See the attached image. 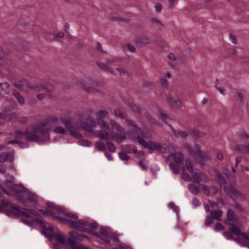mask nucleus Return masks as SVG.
I'll return each instance as SVG.
<instances>
[{
  "instance_id": "obj_34",
  "label": "nucleus",
  "mask_w": 249,
  "mask_h": 249,
  "mask_svg": "<svg viewBox=\"0 0 249 249\" xmlns=\"http://www.w3.org/2000/svg\"><path fill=\"white\" fill-rule=\"evenodd\" d=\"M138 43L142 45H147L150 43V39L147 36H142L138 39Z\"/></svg>"
},
{
  "instance_id": "obj_28",
  "label": "nucleus",
  "mask_w": 249,
  "mask_h": 249,
  "mask_svg": "<svg viewBox=\"0 0 249 249\" xmlns=\"http://www.w3.org/2000/svg\"><path fill=\"white\" fill-rule=\"evenodd\" d=\"M80 85L88 93H94L96 91L94 87H89L88 85H86V84L83 82L80 83Z\"/></svg>"
},
{
  "instance_id": "obj_39",
  "label": "nucleus",
  "mask_w": 249,
  "mask_h": 249,
  "mask_svg": "<svg viewBox=\"0 0 249 249\" xmlns=\"http://www.w3.org/2000/svg\"><path fill=\"white\" fill-rule=\"evenodd\" d=\"M193 132L195 136L198 138L203 137L206 135V134L204 132H201L197 129H195L193 130Z\"/></svg>"
},
{
  "instance_id": "obj_1",
  "label": "nucleus",
  "mask_w": 249,
  "mask_h": 249,
  "mask_svg": "<svg viewBox=\"0 0 249 249\" xmlns=\"http://www.w3.org/2000/svg\"><path fill=\"white\" fill-rule=\"evenodd\" d=\"M40 212L44 215L52 216L60 222L69 224L74 229L82 232L89 233L97 229V225L79 219L74 214L65 212L63 209L53 204L48 206L46 210H41Z\"/></svg>"
},
{
  "instance_id": "obj_15",
  "label": "nucleus",
  "mask_w": 249,
  "mask_h": 249,
  "mask_svg": "<svg viewBox=\"0 0 249 249\" xmlns=\"http://www.w3.org/2000/svg\"><path fill=\"white\" fill-rule=\"evenodd\" d=\"M224 223L229 225H231L235 223L237 225H242V223L238 221V216L234 213L233 211L229 209L227 212V218Z\"/></svg>"
},
{
  "instance_id": "obj_60",
  "label": "nucleus",
  "mask_w": 249,
  "mask_h": 249,
  "mask_svg": "<svg viewBox=\"0 0 249 249\" xmlns=\"http://www.w3.org/2000/svg\"><path fill=\"white\" fill-rule=\"evenodd\" d=\"M105 155L106 156L107 158V160H109V161L113 160V157H112V156H111V154L108 153L107 152H105Z\"/></svg>"
},
{
  "instance_id": "obj_22",
  "label": "nucleus",
  "mask_w": 249,
  "mask_h": 249,
  "mask_svg": "<svg viewBox=\"0 0 249 249\" xmlns=\"http://www.w3.org/2000/svg\"><path fill=\"white\" fill-rule=\"evenodd\" d=\"M231 171H232V174H228V173H227L228 171L226 169H223L222 170L223 173L225 174V175L227 176V178H228V179L231 183H234V182H235V181H236V180H235L236 177H235V170L234 168H232Z\"/></svg>"
},
{
  "instance_id": "obj_21",
  "label": "nucleus",
  "mask_w": 249,
  "mask_h": 249,
  "mask_svg": "<svg viewBox=\"0 0 249 249\" xmlns=\"http://www.w3.org/2000/svg\"><path fill=\"white\" fill-rule=\"evenodd\" d=\"M192 176L193 178L194 181L197 184H199L201 181H207L206 176L202 174L195 173L194 172L192 174Z\"/></svg>"
},
{
  "instance_id": "obj_63",
  "label": "nucleus",
  "mask_w": 249,
  "mask_h": 249,
  "mask_svg": "<svg viewBox=\"0 0 249 249\" xmlns=\"http://www.w3.org/2000/svg\"><path fill=\"white\" fill-rule=\"evenodd\" d=\"M241 157H236V159H235V166H238V164L241 162Z\"/></svg>"
},
{
  "instance_id": "obj_58",
  "label": "nucleus",
  "mask_w": 249,
  "mask_h": 249,
  "mask_svg": "<svg viewBox=\"0 0 249 249\" xmlns=\"http://www.w3.org/2000/svg\"><path fill=\"white\" fill-rule=\"evenodd\" d=\"M240 138L242 140H247L249 138V136L246 133H243L240 134Z\"/></svg>"
},
{
  "instance_id": "obj_7",
  "label": "nucleus",
  "mask_w": 249,
  "mask_h": 249,
  "mask_svg": "<svg viewBox=\"0 0 249 249\" xmlns=\"http://www.w3.org/2000/svg\"><path fill=\"white\" fill-rule=\"evenodd\" d=\"M184 160L183 155L180 153H175L169 155L165 159L166 162H170L169 166L173 174L178 175L180 172V170Z\"/></svg>"
},
{
  "instance_id": "obj_62",
  "label": "nucleus",
  "mask_w": 249,
  "mask_h": 249,
  "mask_svg": "<svg viewBox=\"0 0 249 249\" xmlns=\"http://www.w3.org/2000/svg\"><path fill=\"white\" fill-rule=\"evenodd\" d=\"M160 82L162 86L166 87L167 86V81L164 78H161L160 79Z\"/></svg>"
},
{
  "instance_id": "obj_4",
  "label": "nucleus",
  "mask_w": 249,
  "mask_h": 249,
  "mask_svg": "<svg viewBox=\"0 0 249 249\" xmlns=\"http://www.w3.org/2000/svg\"><path fill=\"white\" fill-rule=\"evenodd\" d=\"M61 121L65 127L60 125H55L53 132L55 133L65 134L68 131L73 137L78 139L81 137L79 131L78 124L75 122V119L73 117H62Z\"/></svg>"
},
{
  "instance_id": "obj_59",
  "label": "nucleus",
  "mask_w": 249,
  "mask_h": 249,
  "mask_svg": "<svg viewBox=\"0 0 249 249\" xmlns=\"http://www.w3.org/2000/svg\"><path fill=\"white\" fill-rule=\"evenodd\" d=\"M139 165L142 167V168L144 170H146L147 169V166L144 164V163L142 161H139Z\"/></svg>"
},
{
  "instance_id": "obj_35",
  "label": "nucleus",
  "mask_w": 249,
  "mask_h": 249,
  "mask_svg": "<svg viewBox=\"0 0 249 249\" xmlns=\"http://www.w3.org/2000/svg\"><path fill=\"white\" fill-rule=\"evenodd\" d=\"M95 147L98 150L106 152V146L104 143L101 141H98L96 143Z\"/></svg>"
},
{
  "instance_id": "obj_26",
  "label": "nucleus",
  "mask_w": 249,
  "mask_h": 249,
  "mask_svg": "<svg viewBox=\"0 0 249 249\" xmlns=\"http://www.w3.org/2000/svg\"><path fill=\"white\" fill-rule=\"evenodd\" d=\"M168 100L170 104L174 107H181V102L177 99H176L173 97H170L169 98Z\"/></svg>"
},
{
  "instance_id": "obj_11",
  "label": "nucleus",
  "mask_w": 249,
  "mask_h": 249,
  "mask_svg": "<svg viewBox=\"0 0 249 249\" xmlns=\"http://www.w3.org/2000/svg\"><path fill=\"white\" fill-rule=\"evenodd\" d=\"M187 149L191 155L200 164H202L204 161L207 160L208 157L206 154L200 149V147L198 145H196L194 147L187 146Z\"/></svg>"
},
{
  "instance_id": "obj_51",
  "label": "nucleus",
  "mask_w": 249,
  "mask_h": 249,
  "mask_svg": "<svg viewBox=\"0 0 249 249\" xmlns=\"http://www.w3.org/2000/svg\"><path fill=\"white\" fill-rule=\"evenodd\" d=\"M170 208L173 209V210L176 213H178L179 212L178 208L173 203H171L169 205Z\"/></svg>"
},
{
  "instance_id": "obj_13",
  "label": "nucleus",
  "mask_w": 249,
  "mask_h": 249,
  "mask_svg": "<svg viewBox=\"0 0 249 249\" xmlns=\"http://www.w3.org/2000/svg\"><path fill=\"white\" fill-rule=\"evenodd\" d=\"M225 193L234 199H239L240 201L245 200V196L239 191L236 190L232 186L230 185L224 189Z\"/></svg>"
},
{
  "instance_id": "obj_54",
  "label": "nucleus",
  "mask_w": 249,
  "mask_h": 249,
  "mask_svg": "<svg viewBox=\"0 0 249 249\" xmlns=\"http://www.w3.org/2000/svg\"><path fill=\"white\" fill-rule=\"evenodd\" d=\"M159 117L160 119H161L163 121H165V119L168 117L167 115L166 114L162 113V112H160L159 113Z\"/></svg>"
},
{
  "instance_id": "obj_64",
  "label": "nucleus",
  "mask_w": 249,
  "mask_h": 249,
  "mask_svg": "<svg viewBox=\"0 0 249 249\" xmlns=\"http://www.w3.org/2000/svg\"><path fill=\"white\" fill-rule=\"evenodd\" d=\"M113 249H127V248L124 245L120 244Z\"/></svg>"
},
{
  "instance_id": "obj_31",
  "label": "nucleus",
  "mask_w": 249,
  "mask_h": 249,
  "mask_svg": "<svg viewBox=\"0 0 249 249\" xmlns=\"http://www.w3.org/2000/svg\"><path fill=\"white\" fill-rule=\"evenodd\" d=\"M114 115L121 120L126 119V115L120 109L117 108L114 110Z\"/></svg>"
},
{
  "instance_id": "obj_14",
  "label": "nucleus",
  "mask_w": 249,
  "mask_h": 249,
  "mask_svg": "<svg viewBox=\"0 0 249 249\" xmlns=\"http://www.w3.org/2000/svg\"><path fill=\"white\" fill-rule=\"evenodd\" d=\"M19 199L24 206L30 207L31 204L35 203L36 197L35 195L30 193L25 192L21 193Z\"/></svg>"
},
{
  "instance_id": "obj_50",
  "label": "nucleus",
  "mask_w": 249,
  "mask_h": 249,
  "mask_svg": "<svg viewBox=\"0 0 249 249\" xmlns=\"http://www.w3.org/2000/svg\"><path fill=\"white\" fill-rule=\"evenodd\" d=\"M202 189L203 191V192L206 195H211V193H210V189H209L208 187L205 186V185H203L202 187Z\"/></svg>"
},
{
  "instance_id": "obj_43",
  "label": "nucleus",
  "mask_w": 249,
  "mask_h": 249,
  "mask_svg": "<svg viewBox=\"0 0 249 249\" xmlns=\"http://www.w3.org/2000/svg\"><path fill=\"white\" fill-rule=\"evenodd\" d=\"M107 146L108 150L111 152L114 153L116 151V147L112 142H107Z\"/></svg>"
},
{
  "instance_id": "obj_61",
  "label": "nucleus",
  "mask_w": 249,
  "mask_h": 249,
  "mask_svg": "<svg viewBox=\"0 0 249 249\" xmlns=\"http://www.w3.org/2000/svg\"><path fill=\"white\" fill-rule=\"evenodd\" d=\"M168 58L170 60H172V61L176 60V57H175V55L173 53H170V54H169V55H168Z\"/></svg>"
},
{
  "instance_id": "obj_27",
  "label": "nucleus",
  "mask_w": 249,
  "mask_h": 249,
  "mask_svg": "<svg viewBox=\"0 0 249 249\" xmlns=\"http://www.w3.org/2000/svg\"><path fill=\"white\" fill-rule=\"evenodd\" d=\"M236 148L241 153L249 154V146L245 145H237Z\"/></svg>"
},
{
  "instance_id": "obj_25",
  "label": "nucleus",
  "mask_w": 249,
  "mask_h": 249,
  "mask_svg": "<svg viewBox=\"0 0 249 249\" xmlns=\"http://www.w3.org/2000/svg\"><path fill=\"white\" fill-rule=\"evenodd\" d=\"M211 216L215 219L220 221L221 217L223 214V212L219 209L213 211H211Z\"/></svg>"
},
{
  "instance_id": "obj_44",
  "label": "nucleus",
  "mask_w": 249,
  "mask_h": 249,
  "mask_svg": "<svg viewBox=\"0 0 249 249\" xmlns=\"http://www.w3.org/2000/svg\"><path fill=\"white\" fill-rule=\"evenodd\" d=\"M8 119L11 120L15 121L18 120V117L17 114L15 112H11L7 116Z\"/></svg>"
},
{
  "instance_id": "obj_2",
  "label": "nucleus",
  "mask_w": 249,
  "mask_h": 249,
  "mask_svg": "<svg viewBox=\"0 0 249 249\" xmlns=\"http://www.w3.org/2000/svg\"><path fill=\"white\" fill-rule=\"evenodd\" d=\"M61 118L57 116H51L47 119L44 123L35 124L24 132L17 130L15 135L17 138L26 136L25 139L28 142H36L40 144L49 139V131L51 126L57 125Z\"/></svg>"
},
{
  "instance_id": "obj_47",
  "label": "nucleus",
  "mask_w": 249,
  "mask_h": 249,
  "mask_svg": "<svg viewBox=\"0 0 249 249\" xmlns=\"http://www.w3.org/2000/svg\"><path fill=\"white\" fill-rule=\"evenodd\" d=\"M28 118L25 116H22L20 117H18V121L19 123L25 124L28 122Z\"/></svg>"
},
{
  "instance_id": "obj_16",
  "label": "nucleus",
  "mask_w": 249,
  "mask_h": 249,
  "mask_svg": "<svg viewBox=\"0 0 249 249\" xmlns=\"http://www.w3.org/2000/svg\"><path fill=\"white\" fill-rule=\"evenodd\" d=\"M101 233L102 235L100 237V239L103 240L105 244H110L111 242L113 243L116 244L119 242L118 238L112 235L109 233L104 230H101Z\"/></svg>"
},
{
  "instance_id": "obj_12",
  "label": "nucleus",
  "mask_w": 249,
  "mask_h": 249,
  "mask_svg": "<svg viewBox=\"0 0 249 249\" xmlns=\"http://www.w3.org/2000/svg\"><path fill=\"white\" fill-rule=\"evenodd\" d=\"M126 123L127 126L132 130L131 135L133 139L135 138L137 139L138 136H141L142 138H148L149 137L150 135L146 133H143L133 121L126 118Z\"/></svg>"
},
{
  "instance_id": "obj_17",
  "label": "nucleus",
  "mask_w": 249,
  "mask_h": 249,
  "mask_svg": "<svg viewBox=\"0 0 249 249\" xmlns=\"http://www.w3.org/2000/svg\"><path fill=\"white\" fill-rule=\"evenodd\" d=\"M16 188V184H15L12 180H6L3 186L0 185V197H1V192H3L6 194H10V193L6 190V189L9 188L12 190H14Z\"/></svg>"
},
{
  "instance_id": "obj_6",
  "label": "nucleus",
  "mask_w": 249,
  "mask_h": 249,
  "mask_svg": "<svg viewBox=\"0 0 249 249\" xmlns=\"http://www.w3.org/2000/svg\"><path fill=\"white\" fill-rule=\"evenodd\" d=\"M115 59L110 58L106 63L98 62V66L102 70L108 72L112 73L116 75L122 76L123 78L127 79L131 77V74L122 68H116L114 70L112 68Z\"/></svg>"
},
{
  "instance_id": "obj_38",
  "label": "nucleus",
  "mask_w": 249,
  "mask_h": 249,
  "mask_svg": "<svg viewBox=\"0 0 249 249\" xmlns=\"http://www.w3.org/2000/svg\"><path fill=\"white\" fill-rule=\"evenodd\" d=\"M188 189L191 193L196 195L198 194L199 192L198 188L192 184L188 185Z\"/></svg>"
},
{
  "instance_id": "obj_8",
  "label": "nucleus",
  "mask_w": 249,
  "mask_h": 249,
  "mask_svg": "<svg viewBox=\"0 0 249 249\" xmlns=\"http://www.w3.org/2000/svg\"><path fill=\"white\" fill-rule=\"evenodd\" d=\"M109 125L111 128L110 129L109 127V130L106 129L109 135V138H113L119 141H122L126 139V134L124 128L115 120H110Z\"/></svg>"
},
{
  "instance_id": "obj_45",
  "label": "nucleus",
  "mask_w": 249,
  "mask_h": 249,
  "mask_svg": "<svg viewBox=\"0 0 249 249\" xmlns=\"http://www.w3.org/2000/svg\"><path fill=\"white\" fill-rule=\"evenodd\" d=\"M119 156L122 160L127 161L129 159V156L124 152H120Z\"/></svg>"
},
{
  "instance_id": "obj_46",
  "label": "nucleus",
  "mask_w": 249,
  "mask_h": 249,
  "mask_svg": "<svg viewBox=\"0 0 249 249\" xmlns=\"http://www.w3.org/2000/svg\"><path fill=\"white\" fill-rule=\"evenodd\" d=\"M213 229L215 231H217L223 230L224 229V227L222 224L217 223L215 225Z\"/></svg>"
},
{
  "instance_id": "obj_49",
  "label": "nucleus",
  "mask_w": 249,
  "mask_h": 249,
  "mask_svg": "<svg viewBox=\"0 0 249 249\" xmlns=\"http://www.w3.org/2000/svg\"><path fill=\"white\" fill-rule=\"evenodd\" d=\"M192 204L194 207H196L200 205V202L196 197H195L192 199Z\"/></svg>"
},
{
  "instance_id": "obj_3",
  "label": "nucleus",
  "mask_w": 249,
  "mask_h": 249,
  "mask_svg": "<svg viewBox=\"0 0 249 249\" xmlns=\"http://www.w3.org/2000/svg\"><path fill=\"white\" fill-rule=\"evenodd\" d=\"M0 212L4 213L10 217L18 218L21 217L22 221L30 226H33L36 221L40 224L43 223L42 220L39 218L35 212L30 211L27 209L20 210L6 199L2 200V203L0 205Z\"/></svg>"
},
{
  "instance_id": "obj_55",
  "label": "nucleus",
  "mask_w": 249,
  "mask_h": 249,
  "mask_svg": "<svg viewBox=\"0 0 249 249\" xmlns=\"http://www.w3.org/2000/svg\"><path fill=\"white\" fill-rule=\"evenodd\" d=\"M229 37L230 40L233 44H236L237 43V41L235 37H234L231 35H230Z\"/></svg>"
},
{
  "instance_id": "obj_10",
  "label": "nucleus",
  "mask_w": 249,
  "mask_h": 249,
  "mask_svg": "<svg viewBox=\"0 0 249 249\" xmlns=\"http://www.w3.org/2000/svg\"><path fill=\"white\" fill-rule=\"evenodd\" d=\"M108 114V112L106 110H101L98 111L96 113V121L98 124H101V130L99 134V137L103 140H109V135L106 131V129L109 130V126L107 125V124L104 120V118Z\"/></svg>"
},
{
  "instance_id": "obj_18",
  "label": "nucleus",
  "mask_w": 249,
  "mask_h": 249,
  "mask_svg": "<svg viewBox=\"0 0 249 249\" xmlns=\"http://www.w3.org/2000/svg\"><path fill=\"white\" fill-rule=\"evenodd\" d=\"M241 236L244 239L237 237L234 239V241L241 246L247 247L249 249V234L247 233H242Z\"/></svg>"
},
{
  "instance_id": "obj_48",
  "label": "nucleus",
  "mask_w": 249,
  "mask_h": 249,
  "mask_svg": "<svg viewBox=\"0 0 249 249\" xmlns=\"http://www.w3.org/2000/svg\"><path fill=\"white\" fill-rule=\"evenodd\" d=\"M125 48L130 53H134L136 50L135 47L130 44H126Z\"/></svg>"
},
{
  "instance_id": "obj_33",
  "label": "nucleus",
  "mask_w": 249,
  "mask_h": 249,
  "mask_svg": "<svg viewBox=\"0 0 249 249\" xmlns=\"http://www.w3.org/2000/svg\"><path fill=\"white\" fill-rule=\"evenodd\" d=\"M0 89L4 93H8L10 91V86L7 82L0 83Z\"/></svg>"
},
{
  "instance_id": "obj_5",
  "label": "nucleus",
  "mask_w": 249,
  "mask_h": 249,
  "mask_svg": "<svg viewBox=\"0 0 249 249\" xmlns=\"http://www.w3.org/2000/svg\"><path fill=\"white\" fill-rule=\"evenodd\" d=\"M15 86L22 91L27 92L29 90L40 91L41 90H46L51 92L53 90V86L48 82H43L38 84L33 83L26 79H22L15 83Z\"/></svg>"
},
{
  "instance_id": "obj_42",
  "label": "nucleus",
  "mask_w": 249,
  "mask_h": 249,
  "mask_svg": "<svg viewBox=\"0 0 249 249\" xmlns=\"http://www.w3.org/2000/svg\"><path fill=\"white\" fill-rule=\"evenodd\" d=\"M224 237L228 240L233 239V233L228 231H225L223 233Z\"/></svg>"
},
{
  "instance_id": "obj_24",
  "label": "nucleus",
  "mask_w": 249,
  "mask_h": 249,
  "mask_svg": "<svg viewBox=\"0 0 249 249\" xmlns=\"http://www.w3.org/2000/svg\"><path fill=\"white\" fill-rule=\"evenodd\" d=\"M231 227H230V230L231 231L237 235H241L243 233L241 232V231L240 229L239 228V226H241L242 225H235V224H232L231 225H230Z\"/></svg>"
},
{
  "instance_id": "obj_20",
  "label": "nucleus",
  "mask_w": 249,
  "mask_h": 249,
  "mask_svg": "<svg viewBox=\"0 0 249 249\" xmlns=\"http://www.w3.org/2000/svg\"><path fill=\"white\" fill-rule=\"evenodd\" d=\"M95 122L93 119L91 120L87 119L86 122L81 123L80 126L84 130L88 132H92L93 125Z\"/></svg>"
},
{
  "instance_id": "obj_56",
  "label": "nucleus",
  "mask_w": 249,
  "mask_h": 249,
  "mask_svg": "<svg viewBox=\"0 0 249 249\" xmlns=\"http://www.w3.org/2000/svg\"><path fill=\"white\" fill-rule=\"evenodd\" d=\"M150 20H151V23H152L153 24H157V25H160L161 24V23L160 21V20H159L158 19H157L156 18H152Z\"/></svg>"
},
{
  "instance_id": "obj_41",
  "label": "nucleus",
  "mask_w": 249,
  "mask_h": 249,
  "mask_svg": "<svg viewBox=\"0 0 249 249\" xmlns=\"http://www.w3.org/2000/svg\"><path fill=\"white\" fill-rule=\"evenodd\" d=\"M214 219L212 216L207 215L206 217L205 222L204 223L206 226H208L212 225L213 223Z\"/></svg>"
},
{
  "instance_id": "obj_53",
  "label": "nucleus",
  "mask_w": 249,
  "mask_h": 249,
  "mask_svg": "<svg viewBox=\"0 0 249 249\" xmlns=\"http://www.w3.org/2000/svg\"><path fill=\"white\" fill-rule=\"evenodd\" d=\"M155 8L157 12H160L162 10V7L160 3H157L155 5Z\"/></svg>"
},
{
  "instance_id": "obj_19",
  "label": "nucleus",
  "mask_w": 249,
  "mask_h": 249,
  "mask_svg": "<svg viewBox=\"0 0 249 249\" xmlns=\"http://www.w3.org/2000/svg\"><path fill=\"white\" fill-rule=\"evenodd\" d=\"M54 237L57 241L63 247L67 246V240L69 242V238L67 239L66 235L61 231H58L54 234Z\"/></svg>"
},
{
  "instance_id": "obj_40",
  "label": "nucleus",
  "mask_w": 249,
  "mask_h": 249,
  "mask_svg": "<svg viewBox=\"0 0 249 249\" xmlns=\"http://www.w3.org/2000/svg\"><path fill=\"white\" fill-rule=\"evenodd\" d=\"M78 143L80 145L87 147H90L91 145V143L89 141L85 140H79L78 141Z\"/></svg>"
},
{
  "instance_id": "obj_30",
  "label": "nucleus",
  "mask_w": 249,
  "mask_h": 249,
  "mask_svg": "<svg viewBox=\"0 0 249 249\" xmlns=\"http://www.w3.org/2000/svg\"><path fill=\"white\" fill-rule=\"evenodd\" d=\"M217 180L219 185L222 187L226 183L225 178L219 173H217Z\"/></svg>"
},
{
  "instance_id": "obj_32",
  "label": "nucleus",
  "mask_w": 249,
  "mask_h": 249,
  "mask_svg": "<svg viewBox=\"0 0 249 249\" xmlns=\"http://www.w3.org/2000/svg\"><path fill=\"white\" fill-rule=\"evenodd\" d=\"M184 168H186L191 174L194 173V168L192 163L188 160H185V165Z\"/></svg>"
},
{
  "instance_id": "obj_29",
  "label": "nucleus",
  "mask_w": 249,
  "mask_h": 249,
  "mask_svg": "<svg viewBox=\"0 0 249 249\" xmlns=\"http://www.w3.org/2000/svg\"><path fill=\"white\" fill-rule=\"evenodd\" d=\"M173 131L176 136L181 138L182 139H185L189 135V132L187 131L177 132L176 130H173Z\"/></svg>"
},
{
  "instance_id": "obj_36",
  "label": "nucleus",
  "mask_w": 249,
  "mask_h": 249,
  "mask_svg": "<svg viewBox=\"0 0 249 249\" xmlns=\"http://www.w3.org/2000/svg\"><path fill=\"white\" fill-rule=\"evenodd\" d=\"M13 94L20 105H23L24 104L25 100L23 97L21 96L17 92H14Z\"/></svg>"
},
{
  "instance_id": "obj_57",
  "label": "nucleus",
  "mask_w": 249,
  "mask_h": 249,
  "mask_svg": "<svg viewBox=\"0 0 249 249\" xmlns=\"http://www.w3.org/2000/svg\"><path fill=\"white\" fill-rule=\"evenodd\" d=\"M6 172V167L3 164H0V173L4 174Z\"/></svg>"
},
{
  "instance_id": "obj_23",
  "label": "nucleus",
  "mask_w": 249,
  "mask_h": 249,
  "mask_svg": "<svg viewBox=\"0 0 249 249\" xmlns=\"http://www.w3.org/2000/svg\"><path fill=\"white\" fill-rule=\"evenodd\" d=\"M13 160L12 156L7 152L0 153V162H5L6 161H11Z\"/></svg>"
},
{
  "instance_id": "obj_37",
  "label": "nucleus",
  "mask_w": 249,
  "mask_h": 249,
  "mask_svg": "<svg viewBox=\"0 0 249 249\" xmlns=\"http://www.w3.org/2000/svg\"><path fill=\"white\" fill-rule=\"evenodd\" d=\"M129 107L131 108L133 111L135 113H140L141 111V107L137 106L132 103H129Z\"/></svg>"
},
{
  "instance_id": "obj_52",
  "label": "nucleus",
  "mask_w": 249,
  "mask_h": 249,
  "mask_svg": "<svg viewBox=\"0 0 249 249\" xmlns=\"http://www.w3.org/2000/svg\"><path fill=\"white\" fill-rule=\"evenodd\" d=\"M64 36V34L63 32H58L55 33L53 35V36L55 38H61Z\"/></svg>"
},
{
  "instance_id": "obj_9",
  "label": "nucleus",
  "mask_w": 249,
  "mask_h": 249,
  "mask_svg": "<svg viewBox=\"0 0 249 249\" xmlns=\"http://www.w3.org/2000/svg\"><path fill=\"white\" fill-rule=\"evenodd\" d=\"M144 138L141 136H138L137 141L140 145L148 149L150 152L156 151L160 154H164L166 152V148L160 144L154 142L151 140L146 141Z\"/></svg>"
}]
</instances>
